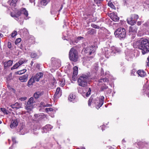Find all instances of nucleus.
<instances>
[{
	"mask_svg": "<svg viewBox=\"0 0 149 149\" xmlns=\"http://www.w3.org/2000/svg\"><path fill=\"white\" fill-rule=\"evenodd\" d=\"M17 1L18 0H10L8 2L10 4L11 8L14 12V13H11L10 15L11 17L15 18L17 20L21 22V23H22L23 19L20 17L19 18L20 19V20L19 17L20 16H22L23 15L24 18L26 19H27L28 18V12L25 8H22L19 10L17 9L16 3Z\"/></svg>",
	"mask_w": 149,
	"mask_h": 149,
	"instance_id": "nucleus-1",
	"label": "nucleus"
},
{
	"mask_svg": "<svg viewBox=\"0 0 149 149\" xmlns=\"http://www.w3.org/2000/svg\"><path fill=\"white\" fill-rule=\"evenodd\" d=\"M133 47L142 50V53L144 54L149 52V40L146 39L141 38L135 41L133 44Z\"/></svg>",
	"mask_w": 149,
	"mask_h": 149,
	"instance_id": "nucleus-2",
	"label": "nucleus"
},
{
	"mask_svg": "<svg viewBox=\"0 0 149 149\" xmlns=\"http://www.w3.org/2000/svg\"><path fill=\"white\" fill-rule=\"evenodd\" d=\"M89 77L88 74L87 75L82 74L78 79L77 83L78 85L83 87L86 86L89 79Z\"/></svg>",
	"mask_w": 149,
	"mask_h": 149,
	"instance_id": "nucleus-3",
	"label": "nucleus"
},
{
	"mask_svg": "<svg viewBox=\"0 0 149 149\" xmlns=\"http://www.w3.org/2000/svg\"><path fill=\"white\" fill-rule=\"evenodd\" d=\"M69 57L70 61L76 62L79 58L77 51L74 48H71L69 52Z\"/></svg>",
	"mask_w": 149,
	"mask_h": 149,
	"instance_id": "nucleus-4",
	"label": "nucleus"
},
{
	"mask_svg": "<svg viewBox=\"0 0 149 149\" xmlns=\"http://www.w3.org/2000/svg\"><path fill=\"white\" fill-rule=\"evenodd\" d=\"M96 47L95 46H89L86 47L84 49V52L87 55H91V56H89L86 59L89 60V59L93 58L95 55Z\"/></svg>",
	"mask_w": 149,
	"mask_h": 149,
	"instance_id": "nucleus-5",
	"label": "nucleus"
},
{
	"mask_svg": "<svg viewBox=\"0 0 149 149\" xmlns=\"http://www.w3.org/2000/svg\"><path fill=\"white\" fill-rule=\"evenodd\" d=\"M126 32V30L125 28L120 27L116 31L114 35L116 37L123 38L125 37Z\"/></svg>",
	"mask_w": 149,
	"mask_h": 149,
	"instance_id": "nucleus-6",
	"label": "nucleus"
},
{
	"mask_svg": "<svg viewBox=\"0 0 149 149\" xmlns=\"http://www.w3.org/2000/svg\"><path fill=\"white\" fill-rule=\"evenodd\" d=\"M104 99V97L103 96L97 97L93 100L92 103H94L96 105V107L98 109L103 104Z\"/></svg>",
	"mask_w": 149,
	"mask_h": 149,
	"instance_id": "nucleus-7",
	"label": "nucleus"
},
{
	"mask_svg": "<svg viewBox=\"0 0 149 149\" xmlns=\"http://www.w3.org/2000/svg\"><path fill=\"white\" fill-rule=\"evenodd\" d=\"M34 102L35 101L33 98L32 97H30L26 104V109L27 110H31L33 108V104Z\"/></svg>",
	"mask_w": 149,
	"mask_h": 149,
	"instance_id": "nucleus-8",
	"label": "nucleus"
},
{
	"mask_svg": "<svg viewBox=\"0 0 149 149\" xmlns=\"http://www.w3.org/2000/svg\"><path fill=\"white\" fill-rule=\"evenodd\" d=\"M52 61V65L55 69H56L59 68L60 66V61L59 60H57L54 58H52L51 59Z\"/></svg>",
	"mask_w": 149,
	"mask_h": 149,
	"instance_id": "nucleus-9",
	"label": "nucleus"
},
{
	"mask_svg": "<svg viewBox=\"0 0 149 149\" xmlns=\"http://www.w3.org/2000/svg\"><path fill=\"white\" fill-rule=\"evenodd\" d=\"M26 62V60L24 58H21L18 62L16 63L13 67L11 68V70H13L17 68L19 66L21 65L25 62Z\"/></svg>",
	"mask_w": 149,
	"mask_h": 149,
	"instance_id": "nucleus-10",
	"label": "nucleus"
},
{
	"mask_svg": "<svg viewBox=\"0 0 149 149\" xmlns=\"http://www.w3.org/2000/svg\"><path fill=\"white\" fill-rule=\"evenodd\" d=\"M73 72L72 79L74 81H76L78 73V67L77 66L74 67L73 68Z\"/></svg>",
	"mask_w": 149,
	"mask_h": 149,
	"instance_id": "nucleus-11",
	"label": "nucleus"
},
{
	"mask_svg": "<svg viewBox=\"0 0 149 149\" xmlns=\"http://www.w3.org/2000/svg\"><path fill=\"white\" fill-rule=\"evenodd\" d=\"M109 16L111 19L115 22L118 21L119 20V18L116 15L115 13H112L109 14Z\"/></svg>",
	"mask_w": 149,
	"mask_h": 149,
	"instance_id": "nucleus-12",
	"label": "nucleus"
},
{
	"mask_svg": "<svg viewBox=\"0 0 149 149\" xmlns=\"http://www.w3.org/2000/svg\"><path fill=\"white\" fill-rule=\"evenodd\" d=\"M52 127L50 125H47L42 128V133H47L48 131H50L52 128Z\"/></svg>",
	"mask_w": 149,
	"mask_h": 149,
	"instance_id": "nucleus-13",
	"label": "nucleus"
},
{
	"mask_svg": "<svg viewBox=\"0 0 149 149\" xmlns=\"http://www.w3.org/2000/svg\"><path fill=\"white\" fill-rule=\"evenodd\" d=\"M43 74L42 72H39L37 73L33 77L35 80L37 81H39L40 79L42 77Z\"/></svg>",
	"mask_w": 149,
	"mask_h": 149,
	"instance_id": "nucleus-14",
	"label": "nucleus"
},
{
	"mask_svg": "<svg viewBox=\"0 0 149 149\" xmlns=\"http://www.w3.org/2000/svg\"><path fill=\"white\" fill-rule=\"evenodd\" d=\"M61 95V92L60 91V88L59 87L57 88L55 93L54 95V98L57 99L60 97Z\"/></svg>",
	"mask_w": 149,
	"mask_h": 149,
	"instance_id": "nucleus-15",
	"label": "nucleus"
},
{
	"mask_svg": "<svg viewBox=\"0 0 149 149\" xmlns=\"http://www.w3.org/2000/svg\"><path fill=\"white\" fill-rule=\"evenodd\" d=\"M21 104L17 102L14 104H11L10 107L13 109H17L21 108Z\"/></svg>",
	"mask_w": 149,
	"mask_h": 149,
	"instance_id": "nucleus-16",
	"label": "nucleus"
},
{
	"mask_svg": "<svg viewBox=\"0 0 149 149\" xmlns=\"http://www.w3.org/2000/svg\"><path fill=\"white\" fill-rule=\"evenodd\" d=\"M86 19H88L91 22H94L96 20L97 18L93 15L90 14L87 15Z\"/></svg>",
	"mask_w": 149,
	"mask_h": 149,
	"instance_id": "nucleus-17",
	"label": "nucleus"
},
{
	"mask_svg": "<svg viewBox=\"0 0 149 149\" xmlns=\"http://www.w3.org/2000/svg\"><path fill=\"white\" fill-rule=\"evenodd\" d=\"M127 22L128 24L132 25H134L135 24V22L134 21V18L132 17V15L130 17L127 18Z\"/></svg>",
	"mask_w": 149,
	"mask_h": 149,
	"instance_id": "nucleus-18",
	"label": "nucleus"
},
{
	"mask_svg": "<svg viewBox=\"0 0 149 149\" xmlns=\"http://www.w3.org/2000/svg\"><path fill=\"white\" fill-rule=\"evenodd\" d=\"M28 75L25 74L21 76L19 78V80L22 82H26L28 79Z\"/></svg>",
	"mask_w": 149,
	"mask_h": 149,
	"instance_id": "nucleus-19",
	"label": "nucleus"
},
{
	"mask_svg": "<svg viewBox=\"0 0 149 149\" xmlns=\"http://www.w3.org/2000/svg\"><path fill=\"white\" fill-rule=\"evenodd\" d=\"M68 100L71 102H72L73 103L76 101V96L73 93H71L68 97Z\"/></svg>",
	"mask_w": 149,
	"mask_h": 149,
	"instance_id": "nucleus-20",
	"label": "nucleus"
},
{
	"mask_svg": "<svg viewBox=\"0 0 149 149\" xmlns=\"http://www.w3.org/2000/svg\"><path fill=\"white\" fill-rule=\"evenodd\" d=\"M136 73L139 76L141 77H144L146 74L145 72L143 70H139Z\"/></svg>",
	"mask_w": 149,
	"mask_h": 149,
	"instance_id": "nucleus-21",
	"label": "nucleus"
},
{
	"mask_svg": "<svg viewBox=\"0 0 149 149\" xmlns=\"http://www.w3.org/2000/svg\"><path fill=\"white\" fill-rule=\"evenodd\" d=\"M87 30L88 31L86 33L87 35H93L96 33V30L93 29H88Z\"/></svg>",
	"mask_w": 149,
	"mask_h": 149,
	"instance_id": "nucleus-22",
	"label": "nucleus"
},
{
	"mask_svg": "<svg viewBox=\"0 0 149 149\" xmlns=\"http://www.w3.org/2000/svg\"><path fill=\"white\" fill-rule=\"evenodd\" d=\"M43 94L42 91H38L36 92L34 94L33 96L36 99H37Z\"/></svg>",
	"mask_w": 149,
	"mask_h": 149,
	"instance_id": "nucleus-23",
	"label": "nucleus"
},
{
	"mask_svg": "<svg viewBox=\"0 0 149 149\" xmlns=\"http://www.w3.org/2000/svg\"><path fill=\"white\" fill-rule=\"evenodd\" d=\"M13 61L9 60L8 61H6L4 63V66L5 67H8L12 65Z\"/></svg>",
	"mask_w": 149,
	"mask_h": 149,
	"instance_id": "nucleus-24",
	"label": "nucleus"
},
{
	"mask_svg": "<svg viewBox=\"0 0 149 149\" xmlns=\"http://www.w3.org/2000/svg\"><path fill=\"white\" fill-rule=\"evenodd\" d=\"M89 56L86 57L84 58L83 63L85 65H88L89 64H90L91 63V61L90 60L91 58H90L89 59V60H87L86 59Z\"/></svg>",
	"mask_w": 149,
	"mask_h": 149,
	"instance_id": "nucleus-25",
	"label": "nucleus"
},
{
	"mask_svg": "<svg viewBox=\"0 0 149 149\" xmlns=\"http://www.w3.org/2000/svg\"><path fill=\"white\" fill-rule=\"evenodd\" d=\"M35 79L34 77H31L29 80L28 82V86L29 87L33 83L35 82Z\"/></svg>",
	"mask_w": 149,
	"mask_h": 149,
	"instance_id": "nucleus-26",
	"label": "nucleus"
},
{
	"mask_svg": "<svg viewBox=\"0 0 149 149\" xmlns=\"http://www.w3.org/2000/svg\"><path fill=\"white\" fill-rule=\"evenodd\" d=\"M18 125V123L17 121L16 120H15L13 121V122H11V124L10 125V127L11 128H13L15 127H16Z\"/></svg>",
	"mask_w": 149,
	"mask_h": 149,
	"instance_id": "nucleus-27",
	"label": "nucleus"
},
{
	"mask_svg": "<svg viewBox=\"0 0 149 149\" xmlns=\"http://www.w3.org/2000/svg\"><path fill=\"white\" fill-rule=\"evenodd\" d=\"M20 134L22 135H24L27 132V131L25 130V128L24 127H21L20 128Z\"/></svg>",
	"mask_w": 149,
	"mask_h": 149,
	"instance_id": "nucleus-28",
	"label": "nucleus"
},
{
	"mask_svg": "<svg viewBox=\"0 0 149 149\" xmlns=\"http://www.w3.org/2000/svg\"><path fill=\"white\" fill-rule=\"evenodd\" d=\"M137 30V29L135 26L130 27L129 29V31L130 32H136Z\"/></svg>",
	"mask_w": 149,
	"mask_h": 149,
	"instance_id": "nucleus-29",
	"label": "nucleus"
},
{
	"mask_svg": "<svg viewBox=\"0 0 149 149\" xmlns=\"http://www.w3.org/2000/svg\"><path fill=\"white\" fill-rule=\"evenodd\" d=\"M84 39V38L81 36H78L75 38L74 39V42L76 43H77L79 41Z\"/></svg>",
	"mask_w": 149,
	"mask_h": 149,
	"instance_id": "nucleus-30",
	"label": "nucleus"
},
{
	"mask_svg": "<svg viewBox=\"0 0 149 149\" xmlns=\"http://www.w3.org/2000/svg\"><path fill=\"white\" fill-rule=\"evenodd\" d=\"M112 50L114 53L119 52L120 51V49L118 48L115 47L112 48Z\"/></svg>",
	"mask_w": 149,
	"mask_h": 149,
	"instance_id": "nucleus-31",
	"label": "nucleus"
},
{
	"mask_svg": "<svg viewBox=\"0 0 149 149\" xmlns=\"http://www.w3.org/2000/svg\"><path fill=\"white\" fill-rule=\"evenodd\" d=\"M132 15V17L134 18V21L135 22V23L137 19H139V16L138 15L136 14H133Z\"/></svg>",
	"mask_w": 149,
	"mask_h": 149,
	"instance_id": "nucleus-32",
	"label": "nucleus"
},
{
	"mask_svg": "<svg viewBox=\"0 0 149 149\" xmlns=\"http://www.w3.org/2000/svg\"><path fill=\"white\" fill-rule=\"evenodd\" d=\"M26 70V69H23L20 71H19L16 72L17 74H18L19 75H21L22 74L25 73Z\"/></svg>",
	"mask_w": 149,
	"mask_h": 149,
	"instance_id": "nucleus-33",
	"label": "nucleus"
},
{
	"mask_svg": "<svg viewBox=\"0 0 149 149\" xmlns=\"http://www.w3.org/2000/svg\"><path fill=\"white\" fill-rule=\"evenodd\" d=\"M108 5L112 8L115 9L116 8L111 2L109 1L108 3Z\"/></svg>",
	"mask_w": 149,
	"mask_h": 149,
	"instance_id": "nucleus-34",
	"label": "nucleus"
},
{
	"mask_svg": "<svg viewBox=\"0 0 149 149\" xmlns=\"http://www.w3.org/2000/svg\"><path fill=\"white\" fill-rule=\"evenodd\" d=\"M108 87L106 86L105 84H104V85L102 86L100 90L101 91H103L104 90L107 89Z\"/></svg>",
	"mask_w": 149,
	"mask_h": 149,
	"instance_id": "nucleus-35",
	"label": "nucleus"
},
{
	"mask_svg": "<svg viewBox=\"0 0 149 149\" xmlns=\"http://www.w3.org/2000/svg\"><path fill=\"white\" fill-rule=\"evenodd\" d=\"M48 1H47V0H42L41 3L42 5L43 6H46L47 3Z\"/></svg>",
	"mask_w": 149,
	"mask_h": 149,
	"instance_id": "nucleus-36",
	"label": "nucleus"
},
{
	"mask_svg": "<svg viewBox=\"0 0 149 149\" xmlns=\"http://www.w3.org/2000/svg\"><path fill=\"white\" fill-rule=\"evenodd\" d=\"M59 84L60 86L62 87H63L65 85V80L64 79V80H63L61 81H60L59 82Z\"/></svg>",
	"mask_w": 149,
	"mask_h": 149,
	"instance_id": "nucleus-37",
	"label": "nucleus"
},
{
	"mask_svg": "<svg viewBox=\"0 0 149 149\" xmlns=\"http://www.w3.org/2000/svg\"><path fill=\"white\" fill-rule=\"evenodd\" d=\"M102 81H103V82L104 83L105 82H107L109 81L108 79L106 78H104L103 79H100V82H101Z\"/></svg>",
	"mask_w": 149,
	"mask_h": 149,
	"instance_id": "nucleus-38",
	"label": "nucleus"
},
{
	"mask_svg": "<svg viewBox=\"0 0 149 149\" xmlns=\"http://www.w3.org/2000/svg\"><path fill=\"white\" fill-rule=\"evenodd\" d=\"M91 26L92 27L97 29H99L100 28V27L99 26L94 24H91Z\"/></svg>",
	"mask_w": 149,
	"mask_h": 149,
	"instance_id": "nucleus-39",
	"label": "nucleus"
},
{
	"mask_svg": "<svg viewBox=\"0 0 149 149\" xmlns=\"http://www.w3.org/2000/svg\"><path fill=\"white\" fill-rule=\"evenodd\" d=\"M93 99V96H91L88 101V105L89 106L91 105V103Z\"/></svg>",
	"mask_w": 149,
	"mask_h": 149,
	"instance_id": "nucleus-40",
	"label": "nucleus"
},
{
	"mask_svg": "<svg viewBox=\"0 0 149 149\" xmlns=\"http://www.w3.org/2000/svg\"><path fill=\"white\" fill-rule=\"evenodd\" d=\"M31 57L32 58H35L37 56V54L35 53L32 52L31 54Z\"/></svg>",
	"mask_w": 149,
	"mask_h": 149,
	"instance_id": "nucleus-41",
	"label": "nucleus"
},
{
	"mask_svg": "<svg viewBox=\"0 0 149 149\" xmlns=\"http://www.w3.org/2000/svg\"><path fill=\"white\" fill-rule=\"evenodd\" d=\"M45 111L47 112H48L49 111H52L53 110V109L51 108H47L45 109Z\"/></svg>",
	"mask_w": 149,
	"mask_h": 149,
	"instance_id": "nucleus-42",
	"label": "nucleus"
},
{
	"mask_svg": "<svg viewBox=\"0 0 149 149\" xmlns=\"http://www.w3.org/2000/svg\"><path fill=\"white\" fill-rule=\"evenodd\" d=\"M1 111H2L3 113L6 114H8V111L5 109L4 108H1Z\"/></svg>",
	"mask_w": 149,
	"mask_h": 149,
	"instance_id": "nucleus-43",
	"label": "nucleus"
},
{
	"mask_svg": "<svg viewBox=\"0 0 149 149\" xmlns=\"http://www.w3.org/2000/svg\"><path fill=\"white\" fill-rule=\"evenodd\" d=\"M21 41V39L20 38H18L17 39L15 42V44L16 45L20 42Z\"/></svg>",
	"mask_w": 149,
	"mask_h": 149,
	"instance_id": "nucleus-44",
	"label": "nucleus"
},
{
	"mask_svg": "<svg viewBox=\"0 0 149 149\" xmlns=\"http://www.w3.org/2000/svg\"><path fill=\"white\" fill-rule=\"evenodd\" d=\"M17 35V32L14 31L12 33L11 36L12 37H14Z\"/></svg>",
	"mask_w": 149,
	"mask_h": 149,
	"instance_id": "nucleus-45",
	"label": "nucleus"
},
{
	"mask_svg": "<svg viewBox=\"0 0 149 149\" xmlns=\"http://www.w3.org/2000/svg\"><path fill=\"white\" fill-rule=\"evenodd\" d=\"M91 91V88H89L86 94V97H88L90 94Z\"/></svg>",
	"mask_w": 149,
	"mask_h": 149,
	"instance_id": "nucleus-46",
	"label": "nucleus"
},
{
	"mask_svg": "<svg viewBox=\"0 0 149 149\" xmlns=\"http://www.w3.org/2000/svg\"><path fill=\"white\" fill-rule=\"evenodd\" d=\"M40 106L41 107H46V103H45L44 102H41L40 103Z\"/></svg>",
	"mask_w": 149,
	"mask_h": 149,
	"instance_id": "nucleus-47",
	"label": "nucleus"
},
{
	"mask_svg": "<svg viewBox=\"0 0 149 149\" xmlns=\"http://www.w3.org/2000/svg\"><path fill=\"white\" fill-rule=\"evenodd\" d=\"M146 65L149 67V56L147 58V59L146 61Z\"/></svg>",
	"mask_w": 149,
	"mask_h": 149,
	"instance_id": "nucleus-48",
	"label": "nucleus"
},
{
	"mask_svg": "<svg viewBox=\"0 0 149 149\" xmlns=\"http://www.w3.org/2000/svg\"><path fill=\"white\" fill-rule=\"evenodd\" d=\"M95 2L96 3H100L102 0H94Z\"/></svg>",
	"mask_w": 149,
	"mask_h": 149,
	"instance_id": "nucleus-49",
	"label": "nucleus"
},
{
	"mask_svg": "<svg viewBox=\"0 0 149 149\" xmlns=\"http://www.w3.org/2000/svg\"><path fill=\"white\" fill-rule=\"evenodd\" d=\"M67 64H68V65H67V68L69 70H70L71 68V65L69 63H67Z\"/></svg>",
	"mask_w": 149,
	"mask_h": 149,
	"instance_id": "nucleus-50",
	"label": "nucleus"
},
{
	"mask_svg": "<svg viewBox=\"0 0 149 149\" xmlns=\"http://www.w3.org/2000/svg\"><path fill=\"white\" fill-rule=\"evenodd\" d=\"M26 99V97H21L19 99V100L20 101H24Z\"/></svg>",
	"mask_w": 149,
	"mask_h": 149,
	"instance_id": "nucleus-51",
	"label": "nucleus"
},
{
	"mask_svg": "<svg viewBox=\"0 0 149 149\" xmlns=\"http://www.w3.org/2000/svg\"><path fill=\"white\" fill-rule=\"evenodd\" d=\"M8 47L9 48H11L12 46L11 43L10 42H8Z\"/></svg>",
	"mask_w": 149,
	"mask_h": 149,
	"instance_id": "nucleus-52",
	"label": "nucleus"
},
{
	"mask_svg": "<svg viewBox=\"0 0 149 149\" xmlns=\"http://www.w3.org/2000/svg\"><path fill=\"white\" fill-rule=\"evenodd\" d=\"M104 82H103V81H102L101 82H100V79L98 80V85L100 86L102 84H104Z\"/></svg>",
	"mask_w": 149,
	"mask_h": 149,
	"instance_id": "nucleus-53",
	"label": "nucleus"
},
{
	"mask_svg": "<svg viewBox=\"0 0 149 149\" xmlns=\"http://www.w3.org/2000/svg\"><path fill=\"white\" fill-rule=\"evenodd\" d=\"M100 74L101 75H102L104 74V70L102 68L101 69Z\"/></svg>",
	"mask_w": 149,
	"mask_h": 149,
	"instance_id": "nucleus-54",
	"label": "nucleus"
},
{
	"mask_svg": "<svg viewBox=\"0 0 149 149\" xmlns=\"http://www.w3.org/2000/svg\"><path fill=\"white\" fill-rule=\"evenodd\" d=\"M40 65L39 64H37L36 65V67L38 69H40Z\"/></svg>",
	"mask_w": 149,
	"mask_h": 149,
	"instance_id": "nucleus-55",
	"label": "nucleus"
},
{
	"mask_svg": "<svg viewBox=\"0 0 149 149\" xmlns=\"http://www.w3.org/2000/svg\"><path fill=\"white\" fill-rule=\"evenodd\" d=\"M142 23L141 21H138L137 22V25L138 26L140 25Z\"/></svg>",
	"mask_w": 149,
	"mask_h": 149,
	"instance_id": "nucleus-56",
	"label": "nucleus"
},
{
	"mask_svg": "<svg viewBox=\"0 0 149 149\" xmlns=\"http://www.w3.org/2000/svg\"><path fill=\"white\" fill-rule=\"evenodd\" d=\"M12 140L13 141L14 143H16V140H15V137H12Z\"/></svg>",
	"mask_w": 149,
	"mask_h": 149,
	"instance_id": "nucleus-57",
	"label": "nucleus"
},
{
	"mask_svg": "<svg viewBox=\"0 0 149 149\" xmlns=\"http://www.w3.org/2000/svg\"><path fill=\"white\" fill-rule=\"evenodd\" d=\"M52 106V105L50 104H46V107H50Z\"/></svg>",
	"mask_w": 149,
	"mask_h": 149,
	"instance_id": "nucleus-58",
	"label": "nucleus"
},
{
	"mask_svg": "<svg viewBox=\"0 0 149 149\" xmlns=\"http://www.w3.org/2000/svg\"><path fill=\"white\" fill-rule=\"evenodd\" d=\"M34 116L36 117H38V115L37 114H35L34 115Z\"/></svg>",
	"mask_w": 149,
	"mask_h": 149,
	"instance_id": "nucleus-59",
	"label": "nucleus"
},
{
	"mask_svg": "<svg viewBox=\"0 0 149 149\" xmlns=\"http://www.w3.org/2000/svg\"><path fill=\"white\" fill-rule=\"evenodd\" d=\"M104 126H103H103H101V127H101V129H102V131H103V127H104Z\"/></svg>",
	"mask_w": 149,
	"mask_h": 149,
	"instance_id": "nucleus-60",
	"label": "nucleus"
},
{
	"mask_svg": "<svg viewBox=\"0 0 149 149\" xmlns=\"http://www.w3.org/2000/svg\"><path fill=\"white\" fill-rule=\"evenodd\" d=\"M33 63V61H31V65H32Z\"/></svg>",
	"mask_w": 149,
	"mask_h": 149,
	"instance_id": "nucleus-61",
	"label": "nucleus"
},
{
	"mask_svg": "<svg viewBox=\"0 0 149 149\" xmlns=\"http://www.w3.org/2000/svg\"><path fill=\"white\" fill-rule=\"evenodd\" d=\"M86 44H87V43H84L83 44V46L84 45H86Z\"/></svg>",
	"mask_w": 149,
	"mask_h": 149,
	"instance_id": "nucleus-62",
	"label": "nucleus"
},
{
	"mask_svg": "<svg viewBox=\"0 0 149 149\" xmlns=\"http://www.w3.org/2000/svg\"><path fill=\"white\" fill-rule=\"evenodd\" d=\"M63 6L62 5L61 6V7L60 8V9L61 10V9H62V8H63Z\"/></svg>",
	"mask_w": 149,
	"mask_h": 149,
	"instance_id": "nucleus-63",
	"label": "nucleus"
},
{
	"mask_svg": "<svg viewBox=\"0 0 149 149\" xmlns=\"http://www.w3.org/2000/svg\"><path fill=\"white\" fill-rule=\"evenodd\" d=\"M105 51L107 50V51H108V49L107 48H105Z\"/></svg>",
	"mask_w": 149,
	"mask_h": 149,
	"instance_id": "nucleus-64",
	"label": "nucleus"
}]
</instances>
